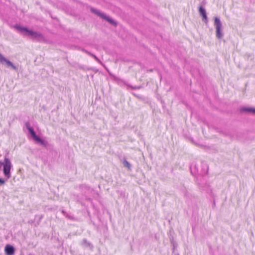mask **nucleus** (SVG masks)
<instances>
[{
    "label": "nucleus",
    "mask_w": 255,
    "mask_h": 255,
    "mask_svg": "<svg viewBox=\"0 0 255 255\" xmlns=\"http://www.w3.org/2000/svg\"><path fill=\"white\" fill-rule=\"evenodd\" d=\"M83 186V187H85V188H86V189H89V188L88 187L86 186Z\"/></svg>",
    "instance_id": "f3484780"
},
{
    "label": "nucleus",
    "mask_w": 255,
    "mask_h": 255,
    "mask_svg": "<svg viewBox=\"0 0 255 255\" xmlns=\"http://www.w3.org/2000/svg\"><path fill=\"white\" fill-rule=\"evenodd\" d=\"M28 255H33L32 254H29Z\"/></svg>",
    "instance_id": "a211bd4d"
},
{
    "label": "nucleus",
    "mask_w": 255,
    "mask_h": 255,
    "mask_svg": "<svg viewBox=\"0 0 255 255\" xmlns=\"http://www.w3.org/2000/svg\"><path fill=\"white\" fill-rule=\"evenodd\" d=\"M130 87L132 89H139L140 88V86H138V87H136V86H130Z\"/></svg>",
    "instance_id": "2eb2a0df"
},
{
    "label": "nucleus",
    "mask_w": 255,
    "mask_h": 255,
    "mask_svg": "<svg viewBox=\"0 0 255 255\" xmlns=\"http://www.w3.org/2000/svg\"><path fill=\"white\" fill-rule=\"evenodd\" d=\"M3 172L6 178L5 181H7L11 177L10 169L12 166L10 160L9 158L5 157L3 162H2Z\"/></svg>",
    "instance_id": "20e7f679"
},
{
    "label": "nucleus",
    "mask_w": 255,
    "mask_h": 255,
    "mask_svg": "<svg viewBox=\"0 0 255 255\" xmlns=\"http://www.w3.org/2000/svg\"><path fill=\"white\" fill-rule=\"evenodd\" d=\"M214 25L216 26V36L218 39H221L223 36V33L222 32V25L220 19L217 17L215 18Z\"/></svg>",
    "instance_id": "0eeeda50"
},
{
    "label": "nucleus",
    "mask_w": 255,
    "mask_h": 255,
    "mask_svg": "<svg viewBox=\"0 0 255 255\" xmlns=\"http://www.w3.org/2000/svg\"><path fill=\"white\" fill-rule=\"evenodd\" d=\"M25 127L34 140H35L37 143H39L44 147H47V146L49 145L48 142L47 141L42 139L40 137L36 135L33 128L30 126V125L28 122L26 123Z\"/></svg>",
    "instance_id": "f03ea898"
},
{
    "label": "nucleus",
    "mask_w": 255,
    "mask_h": 255,
    "mask_svg": "<svg viewBox=\"0 0 255 255\" xmlns=\"http://www.w3.org/2000/svg\"><path fill=\"white\" fill-rule=\"evenodd\" d=\"M78 50H81V51H82V52H84V53H86V54H88V55H89V54H90V52H89V51H87V50H86V49H84V48H81V47H79V48H78Z\"/></svg>",
    "instance_id": "4468645a"
},
{
    "label": "nucleus",
    "mask_w": 255,
    "mask_h": 255,
    "mask_svg": "<svg viewBox=\"0 0 255 255\" xmlns=\"http://www.w3.org/2000/svg\"><path fill=\"white\" fill-rule=\"evenodd\" d=\"M14 27L21 33L25 32V35L29 36L37 40L40 41L44 38L43 35L40 32L30 30L26 27H21L17 24L14 26Z\"/></svg>",
    "instance_id": "f257e3e1"
},
{
    "label": "nucleus",
    "mask_w": 255,
    "mask_h": 255,
    "mask_svg": "<svg viewBox=\"0 0 255 255\" xmlns=\"http://www.w3.org/2000/svg\"><path fill=\"white\" fill-rule=\"evenodd\" d=\"M242 112L250 113L255 115V108L243 107L241 110Z\"/></svg>",
    "instance_id": "9d476101"
},
{
    "label": "nucleus",
    "mask_w": 255,
    "mask_h": 255,
    "mask_svg": "<svg viewBox=\"0 0 255 255\" xmlns=\"http://www.w3.org/2000/svg\"><path fill=\"white\" fill-rule=\"evenodd\" d=\"M90 10L92 13H95V14L97 15L101 18L108 21L112 25H114V26L117 25V23L113 19H112L109 16H107L104 13L101 12L99 10H98L93 7H91L90 9Z\"/></svg>",
    "instance_id": "39448f33"
},
{
    "label": "nucleus",
    "mask_w": 255,
    "mask_h": 255,
    "mask_svg": "<svg viewBox=\"0 0 255 255\" xmlns=\"http://www.w3.org/2000/svg\"><path fill=\"white\" fill-rule=\"evenodd\" d=\"M82 245L86 247H89L90 248H92L93 247L91 243L88 242L87 240L85 239L82 240Z\"/></svg>",
    "instance_id": "9b49d317"
},
{
    "label": "nucleus",
    "mask_w": 255,
    "mask_h": 255,
    "mask_svg": "<svg viewBox=\"0 0 255 255\" xmlns=\"http://www.w3.org/2000/svg\"><path fill=\"white\" fill-rule=\"evenodd\" d=\"M89 55L93 57L99 63H100L101 65H103L102 61L95 55L90 52Z\"/></svg>",
    "instance_id": "f8f14e48"
},
{
    "label": "nucleus",
    "mask_w": 255,
    "mask_h": 255,
    "mask_svg": "<svg viewBox=\"0 0 255 255\" xmlns=\"http://www.w3.org/2000/svg\"><path fill=\"white\" fill-rule=\"evenodd\" d=\"M123 165L125 167L128 168V169H130L131 168V165L130 164L126 159H125L123 161Z\"/></svg>",
    "instance_id": "ddd939ff"
},
{
    "label": "nucleus",
    "mask_w": 255,
    "mask_h": 255,
    "mask_svg": "<svg viewBox=\"0 0 255 255\" xmlns=\"http://www.w3.org/2000/svg\"><path fill=\"white\" fill-rule=\"evenodd\" d=\"M25 127L34 140H35L37 143H39L44 147H47V146L49 145L48 142L47 141L42 139L40 137L36 135L33 128L30 126V125L28 122L26 123Z\"/></svg>",
    "instance_id": "7ed1b4c3"
},
{
    "label": "nucleus",
    "mask_w": 255,
    "mask_h": 255,
    "mask_svg": "<svg viewBox=\"0 0 255 255\" xmlns=\"http://www.w3.org/2000/svg\"><path fill=\"white\" fill-rule=\"evenodd\" d=\"M79 68L80 69H84V68H83V67L82 66H79Z\"/></svg>",
    "instance_id": "dca6fc26"
},
{
    "label": "nucleus",
    "mask_w": 255,
    "mask_h": 255,
    "mask_svg": "<svg viewBox=\"0 0 255 255\" xmlns=\"http://www.w3.org/2000/svg\"><path fill=\"white\" fill-rule=\"evenodd\" d=\"M199 12L200 15L202 17L203 21H204L206 23H207L208 18L205 9L203 6H200L199 7Z\"/></svg>",
    "instance_id": "6e6552de"
},
{
    "label": "nucleus",
    "mask_w": 255,
    "mask_h": 255,
    "mask_svg": "<svg viewBox=\"0 0 255 255\" xmlns=\"http://www.w3.org/2000/svg\"><path fill=\"white\" fill-rule=\"evenodd\" d=\"M0 63L5 65L8 68H11L16 71H18V67L14 65L11 61L7 59L0 53Z\"/></svg>",
    "instance_id": "423d86ee"
},
{
    "label": "nucleus",
    "mask_w": 255,
    "mask_h": 255,
    "mask_svg": "<svg viewBox=\"0 0 255 255\" xmlns=\"http://www.w3.org/2000/svg\"><path fill=\"white\" fill-rule=\"evenodd\" d=\"M6 255H13L15 253L14 248L10 245H6L4 248Z\"/></svg>",
    "instance_id": "1a4fd4ad"
}]
</instances>
